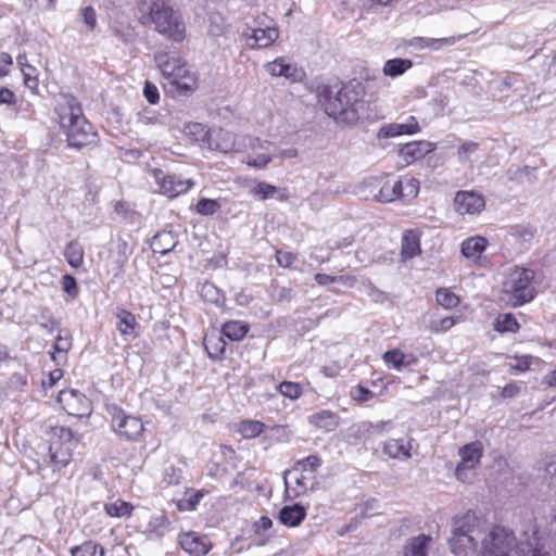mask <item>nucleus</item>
I'll return each mask as SVG.
<instances>
[{
	"label": "nucleus",
	"instance_id": "obj_31",
	"mask_svg": "<svg viewBox=\"0 0 556 556\" xmlns=\"http://www.w3.org/2000/svg\"><path fill=\"white\" fill-rule=\"evenodd\" d=\"M412 66L413 62L408 59H391L384 63L382 73L388 77L395 78L403 75L409 68H412Z\"/></svg>",
	"mask_w": 556,
	"mask_h": 556
},
{
	"label": "nucleus",
	"instance_id": "obj_30",
	"mask_svg": "<svg viewBox=\"0 0 556 556\" xmlns=\"http://www.w3.org/2000/svg\"><path fill=\"white\" fill-rule=\"evenodd\" d=\"M176 245V239L170 231H162L152 238L151 249L154 253L166 254Z\"/></svg>",
	"mask_w": 556,
	"mask_h": 556
},
{
	"label": "nucleus",
	"instance_id": "obj_59",
	"mask_svg": "<svg viewBox=\"0 0 556 556\" xmlns=\"http://www.w3.org/2000/svg\"><path fill=\"white\" fill-rule=\"evenodd\" d=\"M270 295L278 302L289 301L292 299V290L287 287L275 286L271 288Z\"/></svg>",
	"mask_w": 556,
	"mask_h": 556
},
{
	"label": "nucleus",
	"instance_id": "obj_13",
	"mask_svg": "<svg viewBox=\"0 0 556 556\" xmlns=\"http://www.w3.org/2000/svg\"><path fill=\"white\" fill-rule=\"evenodd\" d=\"M435 149V144L429 141H412L399 149L400 157L405 162L406 165L418 161L432 152Z\"/></svg>",
	"mask_w": 556,
	"mask_h": 556
},
{
	"label": "nucleus",
	"instance_id": "obj_32",
	"mask_svg": "<svg viewBox=\"0 0 556 556\" xmlns=\"http://www.w3.org/2000/svg\"><path fill=\"white\" fill-rule=\"evenodd\" d=\"M204 348L212 359H219L225 353L226 342L220 334L205 336Z\"/></svg>",
	"mask_w": 556,
	"mask_h": 556
},
{
	"label": "nucleus",
	"instance_id": "obj_20",
	"mask_svg": "<svg viewBox=\"0 0 556 556\" xmlns=\"http://www.w3.org/2000/svg\"><path fill=\"white\" fill-rule=\"evenodd\" d=\"M132 253V249L130 248L127 240L119 237L116 239L115 248L111 251L110 257L112 258V263L114 265L115 275L117 276L128 262L129 256Z\"/></svg>",
	"mask_w": 556,
	"mask_h": 556
},
{
	"label": "nucleus",
	"instance_id": "obj_5",
	"mask_svg": "<svg viewBox=\"0 0 556 556\" xmlns=\"http://www.w3.org/2000/svg\"><path fill=\"white\" fill-rule=\"evenodd\" d=\"M521 542L508 529L484 526L480 543V556H519Z\"/></svg>",
	"mask_w": 556,
	"mask_h": 556
},
{
	"label": "nucleus",
	"instance_id": "obj_29",
	"mask_svg": "<svg viewBox=\"0 0 556 556\" xmlns=\"http://www.w3.org/2000/svg\"><path fill=\"white\" fill-rule=\"evenodd\" d=\"M486 239L483 237H471L462 243V254L470 260H478L486 248Z\"/></svg>",
	"mask_w": 556,
	"mask_h": 556
},
{
	"label": "nucleus",
	"instance_id": "obj_42",
	"mask_svg": "<svg viewBox=\"0 0 556 556\" xmlns=\"http://www.w3.org/2000/svg\"><path fill=\"white\" fill-rule=\"evenodd\" d=\"M132 505L124 501H115L113 503L105 504L104 509L111 517H124L129 516L132 510Z\"/></svg>",
	"mask_w": 556,
	"mask_h": 556
},
{
	"label": "nucleus",
	"instance_id": "obj_21",
	"mask_svg": "<svg viewBox=\"0 0 556 556\" xmlns=\"http://www.w3.org/2000/svg\"><path fill=\"white\" fill-rule=\"evenodd\" d=\"M306 516V509L300 504L283 506L279 514V521L288 527L299 526Z\"/></svg>",
	"mask_w": 556,
	"mask_h": 556
},
{
	"label": "nucleus",
	"instance_id": "obj_14",
	"mask_svg": "<svg viewBox=\"0 0 556 556\" xmlns=\"http://www.w3.org/2000/svg\"><path fill=\"white\" fill-rule=\"evenodd\" d=\"M455 206L460 214H476L484 207V199L471 191H459L455 197Z\"/></svg>",
	"mask_w": 556,
	"mask_h": 556
},
{
	"label": "nucleus",
	"instance_id": "obj_11",
	"mask_svg": "<svg viewBox=\"0 0 556 556\" xmlns=\"http://www.w3.org/2000/svg\"><path fill=\"white\" fill-rule=\"evenodd\" d=\"M243 36L245 37L247 45L252 49L267 48L274 43L279 36V31L276 27H255L248 28Z\"/></svg>",
	"mask_w": 556,
	"mask_h": 556
},
{
	"label": "nucleus",
	"instance_id": "obj_54",
	"mask_svg": "<svg viewBox=\"0 0 556 556\" xmlns=\"http://www.w3.org/2000/svg\"><path fill=\"white\" fill-rule=\"evenodd\" d=\"M22 73L24 76V84L30 90H36L38 88V78H37V70L33 65L25 66L22 68Z\"/></svg>",
	"mask_w": 556,
	"mask_h": 556
},
{
	"label": "nucleus",
	"instance_id": "obj_26",
	"mask_svg": "<svg viewBox=\"0 0 556 556\" xmlns=\"http://www.w3.org/2000/svg\"><path fill=\"white\" fill-rule=\"evenodd\" d=\"M420 250V236L416 230H407L402 238V257L409 260L417 256Z\"/></svg>",
	"mask_w": 556,
	"mask_h": 556
},
{
	"label": "nucleus",
	"instance_id": "obj_8",
	"mask_svg": "<svg viewBox=\"0 0 556 556\" xmlns=\"http://www.w3.org/2000/svg\"><path fill=\"white\" fill-rule=\"evenodd\" d=\"M519 548V556H556V514L548 528L534 531L532 541L521 542Z\"/></svg>",
	"mask_w": 556,
	"mask_h": 556
},
{
	"label": "nucleus",
	"instance_id": "obj_50",
	"mask_svg": "<svg viewBox=\"0 0 556 556\" xmlns=\"http://www.w3.org/2000/svg\"><path fill=\"white\" fill-rule=\"evenodd\" d=\"M405 354L400 350H390L383 354V361L393 366L394 368H400L405 365Z\"/></svg>",
	"mask_w": 556,
	"mask_h": 556
},
{
	"label": "nucleus",
	"instance_id": "obj_41",
	"mask_svg": "<svg viewBox=\"0 0 556 556\" xmlns=\"http://www.w3.org/2000/svg\"><path fill=\"white\" fill-rule=\"evenodd\" d=\"M535 168L530 166H511L507 170L508 180L522 184L526 180H531Z\"/></svg>",
	"mask_w": 556,
	"mask_h": 556
},
{
	"label": "nucleus",
	"instance_id": "obj_40",
	"mask_svg": "<svg viewBox=\"0 0 556 556\" xmlns=\"http://www.w3.org/2000/svg\"><path fill=\"white\" fill-rule=\"evenodd\" d=\"M116 317L118 319L117 328L121 333L130 334L137 324L135 316L126 309H119L116 313Z\"/></svg>",
	"mask_w": 556,
	"mask_h": 556
},
{
	"label": "nucleus",
	"instance_id": "obj_4",
	"mask_svg": "<svg viewBox=\"0 0 556 556\" xmlns=\"http://www.w3.org/2000/svg\"><path fill=\"white\" fill-rule=\"evenodd\" d=\"M142 24L151 23L154 29L168 39L180 42L186 36V26L181 15L166 0H155L147 16L141 17Z\"/></svg>",
	"mask_w": 556,
	"mask_h": 556
},
{
	"label": "nucleus",
	"instance_id": "obj_12",
	"mask_svg": "<svg viewBox=\"0 0 556 556\" xmlns=\"http://www.w3.org/2000/svg\"><path fill=\"white\" fill-rule=\"evenodd\" d=\"M58 402L70 415H84L88 409L87 397L77 390H63L58 395Z\"/></svg>",
	"mask_w": 556,
	"mask_h": 556
},
{
	"label": "nucleus",
	"instance_id": "obj_7",
	"mask_svg": "<svg viewBox=\"0 0 556 556\" xmlns=\"http://www.w3.org/2000/svg\"><path fill=\"white\" fill-rule=\"evenodd\" d=\"M320 465L321 459L317 455H309L304 459L298 460L291 469L285 472L286 484H288V478L294 480L296 496L305 493L307 490H315L318 485L315 473Z\"/></svg>",
	"mask_w": 556,
	"mask_h": 556
},
{
	"label": "nucleus",
	"instance_id": "obj_39",
	"mask_svg": "<svg viewBox=\"0 0 556 556\" xmlns=\"http://www.w3.org/2000/svg\"><path fill=\"white\" fill-rule=\"evenodd\" d=\"M494 329L498 332H516L519 329V324L513 314H503L495 319Z\"/></svg>",
	"mask_w": 556,
	"mask_h": 556
},
{
	"label": "nucleus",
	"instance_id": "obj_56",
	"mask_svg": "<svg viewBox=\"0 0 556 556\" xmlns=\"http://www.w3.org/2000/svg\"><path fill=\"white\" fill-rule=\"evenodd\" d=\"M376 199L380 202H392L395 200L394 187H391V181L383 184L379 193L376 194Z\"/></svg>",
	"mask_w": 556,
	"mask_h": 556
},
{
	"label": "nucleus",
	"instance_id": "obj_46",
	"mask_svg": "<svg viewBox=\"0 0 556 556\" xmlns=\"http://www.w3.org/2000/svg\"><path fill=\"white\" fill-rule=\"evenodd\" d=\"M52 432L54 437H58V441H53L52 443H56L62 446H75L76 442L74 440V434L70 428L55 427L52 429Z\"/></svg>",
	"mask_w": 556,
	"mask_h": 556
},
{
	"label": "nucleus",
	"instance_id": "obj_18",
	"mask_svg": "<svg viewBox=\"0 0 556 556\" xmlns=\"http://www.w3.org/2000/svg\"><path fill=\"white\" fill-rule=\"evenodd\" d=\"M179 544L191 556H204L210 551V545L204 539L194 533H184L179 536Z\"/></svg>",
	"mask_w": 556,
	"mask_h": 556
},
{
	"label": "nucleus",
	"instance_id": "obj_3",
	"mask_svg": "<svg viewBox=\"0 0 556 556\" xmlns=\"http://www.w3.org/2000/svg\"><path fill=\"white\" fill-rule=\"evenodd\" d=\"M485 521L475 513L467 511L452 520V535L448 540L450 548L455 556H471L481 542Z\"/></svg>",
	"mask_w": 556,
	"mask_h": 556
},
{
	"label": "nucleus",
	"instance_id": "obj_34",
	"mask_svg": "<svg viewBox=\"0 0 556 556\" xmlns=\"http://www.w3.org/2000/svg\"><path fill=\"white\" fill-rule=\"evenodd\" d=\"M64 256L67 263L74 268L80 267L84 263V250L76 241H71L66 245Z\"/></svg>",
	"mask_w": 556,
	"mask_h": 556
},
{
	"label": "nucleus",
	"instance_id": "obj_57",
	"mask_svg": "<svg viewBox=\"0 0 556 556\" xmlns=\"http://www.w3.org/2000/svg\"><path fill=\"white\" fill-rule=\"evenodd\" d=\"M143 96L146 97L148 102L151 104H156L160 100V93H159L157 87L150 81H146V84H144Z\"/></svg>",
	"mask_w": 556,
	"mask_h": 556
},
{
	"label": "nucleus",
	"instance_id": "obj_62",
	"mask_svg": "<svg viewBox=\"0 0 556 556\" xmlns=\"http://www.w3.org/2000/svg\"><path fill=\"white\" fill-rule=\"evenodd\" d=\"M473 468L465 467L463 464H458L455 469V477L462 482H469L472 476Z\"/></svg>",
	"mask_w": 556,
	"mask_h": 556
},
{
	"label": "nucleus",
	"instance_id": "obj_47",
	"mask_svg": "<svg viewBox=\"0 0 556 556\" xmlns=\"http://www.w3.org/2000/svg\"><path fill=\"white\" fill-rule=\"evenodd\" d=\"M277 390L282 394L285 397H288L290 400H296L302 394V388L299 383L291 382V381H283L278 387Z\"/></svg>",
	"mask_w": 556,
	"mask_h": 556
},
{
	"label": "nucleus",
	"instance_id": "obj_53",
	"mask_svg": "<svg viewBox=\"0 0 556 556\" xmlns=\"http://www.w3.org/2000/svg\"><path fill=\"white\" fill-rule=\"evenodd\" d=\"M114 35L125 43L132 42L136 38V33L129 25L114 26L112 28Z\"/></svg>",
	"mask_w": 556,
	"mask_h": 556
},
{
	"label": "nucleus",
	"instance_id": "obj_1",
	"mask_svg": "<svg viewBox=\"0 0 556 556\" xmlns=\"http://www.w3.org/2000/svg\"><path fill=\"white\" fill-rule=\"evenodd\" d=\"M365 89L357 80L332 86H319L318 103L326 114L338 122L354 125L365 113Z\"/></svg>",
	"mask_w": 556,
	"mask_h": 556
},
{
	"label": "nucleus",
	"instance_id": "obj_61",
	"mask_svg": "<svg viewBox=\"0 0 556 556\" xmlns=\"http://www.w3.org/2000/svg\"><path fill=\"white\" fill-rule=\"evenodd\" d=\"M62 288L67 294L72 296H75L78 293L76 279L71 275L63 276Z\"/></svg>",
	"mask_w": 556,
	"mask_h": 556
},
{
	"label": "nucleus",
	"instance_id": "obj_51",
	"mask_svg": "<svg viewBox=\"0 0 556 556\" xmlns=\"http://www.w3.org/2000/svg\"><path fill=\"white\" fill-rule=\"evenodd\" d=\"M72 346L71 336L66 333L65 336L59 333L54 342V353H52L51 357L53 361L56 359L55 353H67Z\"/></svg>",
	"mask_w": 556,
	"mask_h": 556
},
{
	"label": "nucleus",
	"instance_id": "obj_15",
	"mask_svg": "<svg viewBox=\"0 0 556 556\" xmlns=\"http://www.w3.org/2000/svg\"><path fill=\"white\" fill-rule=\"evenodd\" d=\"M155 63L161 70L162 75L169 79L181 77L184 73H187V67L179 64V60L170 58L167 53L162 52L155 55Z\"/></svg>",
	"mask_w": 556,
	"mask_h": 556
},
{
	"label": "nucleus",
	"instance_id": "obj_22",
	"mask_svg": "<svg viewBox=\"0 0 556 556\" xmlns=\"http://www.w3.org/2000/svg\"><path fill=\"white\" fill-rule=\"evenodd\" d=\"M457 41L455 37L444 38H429V37H414L409 40V46L415 49H430L433 51L441 50L445 47L452 46Z\"/></svg>",
	"mask_w": 556,
	"mask_h": 556
},
{
	"label": "nucleus",
	"instance_id": "obj_45",
	"mask_svg": "<svg viewBox=\"0 0 556 556\" xmlns=\"http://www.w3.org/2000/svg\"><path fill=\"white\" fill-rule=\"evenodd\" d=\"M403 192V199H414L419 192V180L413 177H403L400 179Z\"/></svg>",
	"mask_w": 556,
	"mask_h": 556
},
{
	"label": "nucleus",
	"instance_id": "obj_9",
	"mask_svg": "<svg viewBox=\"0 0 556 556\" xmlns=\"http://www.w3.org/2000/svg\"><path fill=\"white\" fill-rule=\"evenodd\" d=\"M108 413L111 416L113 430L127 440H138L143 433V424L139 417L127 415L117 405H109Z\"/></svg>",
	"mask_w": 556,
	"mask_h": 556
},
{
	"label": "nucleus",
	"instance_id": "obj_35",
	"mask_svg": "<svg viewBox=\"0 0 556 556\" xmlns=\"http://www.w3.org/2000/svg\"><path fill=\"white\" fill-rule=\"evenodd\" d=\"M184 134L191 141L194 142H204L206 139L208 140V131L205 126L201 123H188L184 127Z\"/></svg>",
	"mask_w": 556,
	"mask_h": 556
},
{
	"label": "nucleus",
	"instance_id": "obj_19",
	"mask_svg": "<svg viewBox=\"0 0 556 556\" xmlns=\"http://www.w3.org/2000/svg\"><path fill=\"white\" fill-rule=\"evenodd\" d=\"M483 446L480 441H475L462 446L458 451V455L460 456V463L465 467L476 468L482 457Z\"/></svg>",
	"mask_w": 556,
	"mask_h": 556
},
{
	"label": "nucleus",
	"instance_id": "obj_2",
	"mask_svg": "<svg viewBox=\"0 0 556 556\" xmlns=\"http://www.w3.org/2000/svg\"><path fill=\"white\" fill-rule=\"evenodd\" d=\"M55 113L70 147L81 149L98 141L93 126L84 116L81 106L75 98L64 97Z\"/></svg>",
	"mask_w": 556,
	"mask_h": 556
},
{
	"label": "nucleus",
	"instance_id": "obj_49",
	"mask_svg": "<svg viewBox=\"0 0 556 556\" xmlns=\"http://www.w3.org/2000/svg\"><path fill=\"white\" fill-rule=\"evenodd\" d=\"M277 192V188L270 184L267 182H258L254 189L252 190V193L257 197L260 200H266L274 198L275 193Z\"/></svg>",
	"mask_w": 556,
	"mask_h": 556
},
{
	"label": "nucleus",
	"instance_id": "obj_10",
	"mask_svg": "<svg viewBox=\"0 0 556 556\" xmlns=\"http://www.w3.org/2000/svg\"><path fill=\"white\" fill-rule=\"evenodd\" d=\"M151 175L160 187V192L170 199L187 192L194 182L191 179H181L176 175L165 174L160 168L151 170Z\"/></svg>",
	"mask_w": 556,
	"mask_h": 556
},
{
	"label": "nucleus",
	"instance_id": "obj_37",
	"mask_svg": "<svg viewBox=\"0 0 556 556\" xmlns=\"http://www.w3.org/2000/svg\"><path fill=\"white\" fill-rule=\"evenodd\" d=\"M169 83L179 93L184 94L193 91L197 87V79L188 70L187 73H184V76L173 78Z\"/></svg>",
	"mask_w": 556,
	"mask_h": 556
},
{
	"label": "nucleus",
	"instance_id": "obj_55",
	"mask_svg": "<svg viewBox=\"0 0 556 556\" xmlns=\"http://www.w3.org/2000/svg\"><path fill=\"white\" fill-rule=\"evenodd\" d=\"M456 324V319L454 317H444L440 320L431 321L429 328L433 332H444L451 329Z\"/></svg>",
	"mask_w": 556,
	"mask_h": 556
},
{
	"label": "nucleus",
	"instance_id": "obj_33",
	"mask_svg": "<svg viewBox=\"0 0 556 556\" xmlns=\"http://www.w3.org/2000/svg\"><path fill=\"white\" fill-rule=\"evenodd\" d=\"M249 327L241 321L231 320L223 325L222 334L231 341H239L247 334Z\"/></svg>",
	"mask_w": 556,
	"mask_h": 556
},
{
	"label": "nucleus",
	"instance_id": "obj_23",
	"mask_svg": "<svg viewBox=\"0 0 556 556\" xmlns=\"http://www.w3.org/2000/svg\"><path fill=\"white\" fill-rule=\"evenodd\" d=\"M308 420L309 424H312L316 428L329 432L333 431L339 426L340 419L336 413L329 409H323L311 415Z\"/></svg>",
	"mask_w": 556,
	"mask_h": 556
},
{
	"label": "nucleus",
	"instance_id": "obj_63",
	"mask_svg": "<svg viewBox=\"0 0 556 556\" xmlns=\"http://www.w3.org/2000/svg\"><path fill=\"white\" fill-rule=\"evenodd\" d=\"M351 394L354 400L362 401V402L370 400L374 395V393L370 390H368L362 386H357L355 389H353Z\"/></svg>",
	"mask_w": 556,
	"mask_h": 556
},
{
	"label": "nucleus",
	"instance_id": "obj_27",
	"mask_svg": "<svg viewBox=\"0 0 556 556\" xmlns=\"http://www.w3.org/2000/svg\"><path fill=\"white\" fill-rule=\"evenodd\" d=\"M74 446H62L56 443H51L49 447L50 463L54 469L60 470L67 466L72 459V450Z\"/></svg>",
	"mask_w": 556,
	"mask_h": 556
},
{
	"label": "nucleus",
	"instance_id": "obj_48",
	"mask_svg": "<svg viewBox=\"0 0 556 556\" xmlns=\"http://www.w3.org/2000/svg\"><path fill=\"white\" fill-rule=\"evenodd\" d=\"M220 208V204L217 200L213 199H200L197 203L195 210L199 214L208 216L215 214Z\"/></svg>",
	"mask_w": 556,
	"mask_h": 556
},
{
	"label": "nucleus",
	"instance_id": "obj_44",
	"mask_svg": "<svg viewBox=\"0 0 556 556\" xmlns=\"http://www.w3.org/2000/svg\"><path fill=\"white\" fill-rule=\"evenodd\" d=\"M435 300L438 304L444 308L456 307L459 303L458 296L447 289H439L435 294Z\"/></svg>",
	"mask_w": 556,
	"mask_h": 556
},
{
	"label": "nucleus",
	"instance_id": "obj_38",
	"mask_svg": "<svg viewBox=\"0 0 556 556\" xmlns=\"http://www.w3.org/2000/svg\"><path fill=\"white\" fill-rule=\"evenodd\" d=\"M479 150V144L475 141H464L458 150H457V157L459 163L462 164H472L475 161V156L477 155V152Z\"/></svg>",
	"mask_w": 556,
	"mask_h": 556
},
{
	"label": "nucleus",
	"instance_id": "obj_36",
	"mask_svg": "<svg viewBox=\"0 0 556 556\" xmlns=\"http://www.w3.org/2000/svg\"><path fill=\"white\" fill-rule=\"evenodd\" d=\"M202 299L212 304L222 305L225 301L224 294L220 290L211 282H204L201 287Z\"/></svg>",
	"mask_w": 556,
	"mask_h": 556
},
{
	"label": "nucleus",
	"instance_id": "obj_17",
	"mask_svg": "<svg viewBox=\"0 0 556 556\" xmlns=\"http://www.w3.org/2000/svg\"><path fill=\"white\" fill-rule=\"evenodd\" d=\"M265 70L274 77L282 76L294 81L301 78V72L294 65L287 63L283 58L266 63Z\"/></svg>",
	"mask_w": 556,
	"mask_h": 556
},
{
	"label": "nucleus",
	"instance_id": "obj_16",
	"mask_svg": "<svg viewBox=\"0 0 556 556\" xmlns=\"http://www.w3.org/2000/svg\"><path fill=\"white\" fill-rule=\"evenodd\" d=\"M418 122L409 116L406 123H392L383 125L378 131V138H392L401 135H413L419 131Z\"/></svg>",
	"mask_w": 556,
	"mask_h": 556
},
{
	"label": "nucleus",
	"instance_id": "obj_64",
	"mask_svg": "<svg viewBox=\"0 0 556 556\" xmlns=\"http://www.w3.org/2000/svg\"><path fill=\"white\" fill-rule=\"evenodd\" d=\"M179 480H180V473H179V470H177L175 467L170 466L169 468H167L165 470L164 482L167 485L178 484Z\"/></svg>",
	"mask_w": 556,
	"mask_h": 556
},
{
	"label": "nucleus",
	"instance_id": "obj_25",
	"mask_svg": "<svg viewBox=\"0 0 556 556\" xmlns=\"http://www.w3.org/2000/svg\"><path fill=\"white\" fill-rule=\"evenodd\" d=\"M208 146L223 153L230 152L235 148L233 135L222 129L213 131L208 136Z\"/></svg>",
	"mask_w": 556,
	"mask_h": 556
},
{
	"label": "nucleus",
	"instance_id": "obj_28",
	"mask_svg": "<svg viewBox=\"0 0 556 556\" xmlns=\"http://www.w3.org/2000/svg\"><path fill=\"white\" fill-rule=\"evenodd\" d=\"M432 538L427 534H419L409 539L405 545L404 556H428V546Z\"/></svg>",
	"mask_w": 556,
	"mask_h": 556
},
{
	"label": "nucleus",
	"instance_id": "obj_6",
	"mask_svg": "<svg viewBox=\"0 0 556 556\" xmlns=\"http://www.w3.org/2000/svg\"><path fill=\"white\" fill-rule=\"evenodd\" d=\"M533 278V270L528 268L515 267L506 274L503 292L511 306H521L533 300L535 293L532 287Z\"/></svg>",
	"mask_w": 556,
	"mask_h": 556
},
{
	"label": "nucleus",
	"instance_id": "obj_43",
	"mask_svg": "<svg viewBox=\"0 0 556 556\" xmlns=\"http://www.w3.org/2000/svg\"><path fill=\"white\" fill-rule=\"evenodd\" d=\"M265 429V425L257 420H245L239 426V431L243 438L252 439L260 435Z\"/></svg>",
	"mask_w": 556,
	"mask_h": 556
},
{
	"label": "nucleus",
	"instance_id": "obj_58",
	"mask_svg": "<svg viewBox=\"0 0 556 556\" xmlns=\"http://www.w3.org/2000/svg\"><path fill=\"white\" fill-rule=\"evenodd\" d=\"M295 258H296V256L291 252L280 251V250H278L276 252V261H277L278 265L281 267H285V268L291 267L292 264L294 263Z\"/></svg>",
	"mask_w": 556,
	"mask_h": 556
},
{
	"label": "nucleus",
	"instance_id": "obj_24",
	"mask_svg": "<svg viewBox=\"0 0 556 556\" xmlns=\"http://www.w3.org/2000/svg\"><path fill=\"white\" fill-rule=\"evenodd\" d=\"M412 445L404 439H390L384 443L383 452L391 458L408 459Z\"/></svg>",
	"mask_w": 556,
	"mask_h": 556
},
{
	"label": "nucleus",
	"instance_id": "obj_60",
	"mask_svg": "<svg viewBox=\"0 0 556 556\" xmlns=\"http://www.w3.org/2000/svg\"><path fill=\"white\" fill-rule=\"evenodd\" d=\"M81 15L84 23L89 28V30H93L97 25V14L92 7H86L81 10Z\"/></svg>",
	"mask_w": 556,
	"mask_h": 556
},
{
	"label": "nucleus",
	"instance_id": "obj_52",
	"mask_svg": "<svg viewBox=\"0 0 556 556\" xmlns=\"http://www.w3.org/2000/svg\"><path fill=\"white\" fill-rule=\"evenodd\" d=\"M98 544L89 541L71 549L72 556H97Z\"/></svg>",
	"mask_w": 556,
	"mask_h": 556
}]
</instances>
